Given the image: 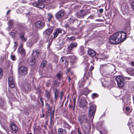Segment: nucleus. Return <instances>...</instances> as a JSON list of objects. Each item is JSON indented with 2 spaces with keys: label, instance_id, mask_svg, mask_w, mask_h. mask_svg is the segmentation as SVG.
Returning <instances> with one entry per match:
<instances>
[{
  "label": "nucleus",
  "instance_id": "nucleus-14",
  "mask_svg": "<svg viewBox=\"0 0 134 134\" xmlns=\"http://www.w3.org/2000/svg\"><path fill=\"white\" fill-rule=\"evenodd\" d=\"M64 15V11L62 10H60L56 14V18L57 19H58L63 16Z\"/></svg>",
  "mask_w": 134,
  "mask_h": 134
},
{
  "label": "nucleus",
  "instance_id": "nucleus-27",
  "mask_svg": "<svg viewBox=\"0 0 134 134\" xmlns=\"http://www.w3.org/2000/svg\"><path fill=\"white\" fill-rule=\"evenodd\" d=\"M52 84L53 86L57 87H58L59 86L60 83L55 80L52 82Z\"/></svg>",
  "mask_w": 134,
  "mask_h": 134
},
{
  "label": "nucleus",
  "instance_id": "nucleus-51",
  "mask_svg": "<svg viewBox=\"0 0 134 134\" xmlns=\"http://www.w3.org/2000/svg\"><path fill=\"white\" fill-rule=\"evenodd\" d=\"M131 6L132 9H134V1L132 3Z\"/></svg>",
  "mask_w": 134,
  "mask_h": 134
},
{
  "label": "nucleus",
  "instance_id": "nucleus-4",
  "mask_svg": "<svg viewBox=\"0 0 134 134\" xmlns=\"http://www.w3.org/2000/svg\"><path fill=\"white\" fill-rule=\"evenodd\" d=\"M116 80L117 84L119 87H122L124 85V79L121 76H118L116 78Z\"/></svg>",
  "mask_w": 134,
  "mask_h": 134
},
{
  "label": "nucleus",
  "instance_id": "nucleus-33",
  "mask_svg": "<svg viewBox=\"0 0 134 134\" xmlns=\"http://www.w3.org/2000/svg\"><path fill=\"white\" fill-rule=\"evenodd\" d=\"M67 39V40H69L70 41H73L75 40V37L72 36L70 37H68Z\"/></svg>",
  "mask_w": 134,
  "mask_h": 134
},
{
  "label": "nucleus",
  "instance_id": "nucleus-35",
  "mask_svg": "<svg viewBox=\"0 0 134 134\" xmlns=\"http://www.w3.org/2000/svg\"><path fill=\"white\" fill-rule=\"evenodd\" d=\"M35 58L33 57L30 60V62L31 63V65H34L35 64Z\"/></svg>",
  "mask_w": 134,
  "mask_h": 134
},
{
  "label": "nucleus",
  "instance_id": "nucleus-60",
  "mask_svg": "<svg viewBox=\"0 0 134 134\" xmlns=\"http://www.w3.org/2000/svg\"><path fill=\"white\" fill-rule=\"evenodd\" d=\"M75 101L74 102V106L73 107V110H74L75 108Z\"/></svg>",
  "mask_w": 134,
  "mask_h": 134
},
{
  "label": "nucleus",
  "instance_id": "nucleus-55",
  "mask_svg": "<svg viewBox=\"0 0 134 134\" xmlns=\"http://www.w3.org/2000/svg\"><path fill=\"white\" fill-rule=\"evenodd\" d=\"M130 65L131 66H134V62H132L130 63Z\"/></svg>",
  "mask_w": 134,
  "mask_h": 134
},
{
  "label": "nucleus",
  "instance_id": "nucleus-56",
  "mask_svg": "<svg viewBox=\"0 0 134 134\" xmlns=\"http://www.w3.org/2000/svg\"><path fill=\"white\" fill-rule=\"evenodd\" d=\"M103 9H101L99 10V11L101 13H102L103 12Z\"/></svg>",
  "mask_w": 134,
  "mask_h": 134
},
{
  "label": "nucleus",
  "instance_id": "nucleus-37",
  "mask_svg": "<svg viewBox=\"0 0 134 134\" xmlns=\"http://www.w3.org/2000/svg\"><path fill=\"white\" fill-rule=\"evenodd\" d=\"M69 21L70 23H72L75 21V19L73 16H71L70 18Z\"/></svg>",
  "mask_w": 134,
  "mask_h": 134
},
{
  "label": "nucleus",
  "instance_id": "nucleus-11",
  "mask_svg": "<svg viewBox=\"0 0 134 134\" xmlns=\"http://www.w3.org/2000/svg\"><path fill=\"white\" fill-rule=\"evenodd\" d=\"M47 19L49 23H53L55 22V20H54V17L53 14L51 13L47 14Z\"/></svg>",
  "mask_w": 134,
  "mask_h": 134
},
{
  "label": "nucleus",
  "instance_id": "nucleus-12",
  "mask_svg": "<svg viewBox=\"0 0 134 134\" xmlns=\"http://www.w3.org/2000/svg\"><path fill=\"white\" fill-rule=\"evenodd\" d=\"M87 102L86 100H82L80 102V107L83 109H85L87 108Z\"/></svg>",
  "mask_w": 134,
  "mask_h": 134
},
{
  "label": "nucleus",
  "instance_id": "nucleus-50",
  "mask_svg": "<svg viewBox=\"0 0 134 134\" xmlns=\"http://www.w3.org/2000/svg\"><path fill=\"white\" fill-rule=\"evenodd\" d=\"M125 110L127 111H129L130 110V108L128 107H126L125 108Z\"/></svg>",
  "mask_w": 134,
  "mask_h": 134
},
{
  "label": "nucleus",
  "instance_id": "nucleus-31",
  "mask_svg": "<svg viewBox=\"0 0 134 134\" xmlns=\"http://www.w3.org/2000/svg\"><path fill=\"white\" fill-rule=\"evenodd\" d=\"M9 86L12 88H13L15 87V85L14 81L13 82H9L8 83Z\"/></svg>",
  "mask_w": 134,
  "mask_h": 134
},
{
  "label": "nucleus",
  "instance_id": "nucleus-57",
  "mask_svg": "<svg viewBox=\"0 0 134 134\" xmlns=\"http://www.w3.org/2000/svg\"><path fill=\"white\" fill-rule=\"evenodd\" d=\"M68 80H69V82H70V81L71 80V78L70 76H68Z\"/></svg>",
  "mask_w": 134,
  "mask_h": 134
},
{
  "label": "nucleus",
  "instance_id": "nucleus-18",
  "mask_svg": "<svg viewBox=\"0 0 134 134\" xmlns=\"http://www.w3.org/2000/svg\"><path fill=\"white\" fill-rule=\"evenodd\" d=\"M38 40V36L36 38V40H35L34 39H33L30 40L27 43L28 45L29 46H31L35 43Z\"/></svg>",
  "mask_w": 134,
  "mask_h": 134
},
{
  "label": "nucleus",
  "instance_id": "nucleus-34",
  "mask_svg": "<svg viewBox=\"0 0 134 134\" xmlns=\"http://www.w3.org/2000/svg\"><path fill=\"white\" fill-rule=\"evenodd\" d=\"M13 21L12 20H10L8 22V25L9 26H13Z\"/></svg>",
  "mask_w": 134,
  "mask_h": 134
},
{
  "label": "nucleus",
  "instance_id": "nucleus-16",
  "mask_svg": "<svg viewBox=\"0 0 134 134\" xmlns=\"http://www.w3.org/2000/svg\"><path fill=\"white\" fill-rule=\"evenodd\" d=\"M48 114L51 113V121L54 118V109L53 110L52 112L51 111V107L48 108Z\"/></svg>",
  "mask_w": 134,
  "mask_h": 134
},
{
  "label": "nucleus",
  "instance_id": "nucleus-38",
  "mask_svg": "<svg viewBox=\"0 0 134 134\" xmlns=\"http://www.w3.org/2000/svg\"><path fill=\"white\" fill-rule=\"evenodd\" d=\"M56 77L58 80H60L62 78V75L59 73H58L56 75Z\"/></svg>",
  "mask_w": 134,
  "mask_h": 134
},
{
  "label": "nucleus",
  "instance_id": "nucleus-29",
  "mask_svg": "<svg viewBox=\"0 0 134 134\" xmlns=\"http://www.w3.org/2000/svg\"><path fill=\"white\" fill-rule=\"evenodd\" d=\"M63 126L64 127L67 128L68 130H69L71 128V126H70L68 123L65 122H64Z\"/></svg>",
  "mask_w": 134,
  "mask_h": 134
},
{
  "label": "nucleus",
  "instance_id": "nucleus-62",
  "mask_svg": "<svg viewBox=\"0 0 134 134\" xmlns=\"http://www.w3.org/2000/svg\"><path fill=\"white\" fill-rule=\"evenodd\" d=\"M53 100L52 99H51L50 102L51 103H53Z\"/></svg>",
  "mask_w": 134,
  "mask_h": 134
},
{
  "label": "nucleus",
  "instance_id": "nucleus-63",
  "mask_svg": "<svg viewBox=\"0 0 134 134\" xmlns=\"http://www.w3.org/2000/svg\"><path fill=\"white\" fill-rule=\"evenodd\" d=\"M78 134H82V133L79 130L78 131Z\"/></svg>",
  "mask_w": 134,
  "mask_h": 134
},
{
  "label": "nucleus",
  "instance_id": "nucleus-42",
  "mask_svg": "<svg viewBox=\"0 0 134 134\" xmlns=\"http://www.w3.org/2000/svg\"><path fill=\"white\" fill-rule=\"evenodd\" d=\"M98 96V95L96 93H93L92 94V98H97Z\"/></svg>",
  "mask_w": 134,
  "mask_h": 134
},
{
  "label": "nucleus",
  "instance_id": "nucleus-15",
  "mask_svg": "<svg viewBox=\"0 0 134 134\" xmlns=\"http://www.w3.org/2000/svg\"><path fill=\"white\" fill-rule=\"evenodd\" d=\"M53 27L48 28L44 31V33L47 35H50L53 32Z\"/></svg>",
  "mask_w": 134,
  "mask_h": 134
},
{
  "label": "nucleus",
  "instance_id": "nucleus-52",
  "mask_svg": "<svg viewBox=\"0 0 134 134\" xmlns=\"http://www.w3.org/2000/svg\"><path fill=\"white\" fill-rule=\"evenodd\" d=\"M65 27L66 28V29H67V28H69L70 27L69 25L67 24H65Z\"/></svg>",
  "mask_w": 134,
  "mask_h": 134
},
{
  "label": "nucleus",
  "instance_id": "nucleus-28",
  "mask_svg": "<svg viewBox=\"0 0 134 134\" xmlns=\"http://www.w3.org/2000/svg\"><path fill=\"white\" fill-rule=\"evenodd\" d=\"M50 95L49 92L47 90H46L45 91V97L47 98V100L49 99Z\"/></svg>",
  "mask_w": 134,
  "mask_h": 134
},
{
  "label": "nucleus",
  "instance_id": "nucleus-40",
  "mask_svg": "<svg viewBox=\"0 0 134 134\" xmlns=\"http://www.w3.org/2000/svg\"><path fill=\"white\" fill-rule=\"evenodd\" d=\"M64 93L63 92L61 91L60 92V95L59 96L60 100H62L63 99V97L64 96Z\"/></svg>",
  "mask_w": 134,
  "mask_h": 134
},
{
  "label": "nucleus",
  "instance_id": "nucleus-46",
  "mask_svg": "<svg viewBox=\"0 0 134 134\" xmlns=\"http://www.w3.org/2000/svg\"><path fill=\"white\" fill-rule=\"evenodd\" d=\"M3 74V71L1 68H0V78L2 76Z\"/></svg>",
  "mask_w": 134,
  "mask_h": 134
},
{
  "label": "nucleus",
  "instance_id": "nucleus-6",
  "mask_svg": "<svg viewBox=\"0 0 134 134\" xmlns=\"http://www.w3.org/2000/svg\"><path fill=\"white\" fill-rule=\"evenodd\" d=\"M19 72L20 74L24 75L27 73L28 69L27 67L25 66H21L19 68Z\"/></svg>",
  "mask_w": 134,
  "mask_h": 134
},
{
  "label": "nucleus",
  "instance_id": "nucleus-8",
  "mask_svg": "<svg viewBox=\"0 0 134 134\" xmlns=\"http://www.w3.org/2000/svg\"><path fill=\"white\" fill-rule=\"evenodd\" d=\"M77 44L76 42H72L68 46L67 49L69 51H71L73 50L74 48H76L77 47Z\"/></svg>",
  "mask_w": 134,
  "mask_h": 134
},
{
  "label": "nucleus",
  "instance_id": "nucleus-43",
  "mask_svg": "<svg viewBox=\"0 0 134 134\" xmlns=\"http://www.w3.org/2000/svg\"><path fill=\"white\" fill-rule=\"evenodd\" d=\"M9 33L10 35L13 38H14L15 35V34L14 32H9Z\"/></svg>",
  "mask_w": 134,
  "mask_h": 134
},
{
  "label": "nucleus",
  "instance_id": "nucleus-20",
  "mask_svg": "<svg viewBox=\"0 0 134 134\" xmlns=\"http://www.w3.org/2000/svg\"><path fill=\"white\" fill-rule=\"evenodd\" d=\"M58 134H66L67 132L65 129H63L62 128H59L57 130Z\"/></svg>",
  "mask_w": 134,
  "mask_h": 134
},
{
  "label": "nucleus",
  "instance_id": "nucleus-21",
  "mask_svg": "<svg viewBox=\"0 0 134 134\" xmlns=\"http://www.w3.org/2000/svg\"><path fill=\"white\" fill-rule=\"evenodd\" d=\"M59 93V91L58 89H55L54 91V100L56 101L57 100V98L58 96V94Z\"/></svg>",
  "mask_w": 134,
  "mask_h": 134
},
{
  "label": "nucleus",
  "instance_id": "nucleus-23",
  "mask_svg": "<svg viewBox=\"0 0 134 134\" xmlns=\"http://www.w3.org/2000/svg\"><path fill=\"white\" fill-rule=\"evenodd\" d=\"M64 61H65L64 63L65 66H66L68 64V62L65 58V57L63 56L61 58L60 60V62L62 63H63L64 62Z\"/></svg>",
  "mask_w": 134,
  "mask_h": 134
},
{
  "label": "nucleus",
  "instance_id": "nucleus-54",
  "mask_svg": "<svg viewBox=\"0 0 134 134\" xmlns=\"http://www.w3.org/2000/svg\"><path fill=\"white\" fill-rule=\"evenodd\" d=\"M46 105L47 108H48L51 107L49 104L47 103L46 104Z\"/></svg>",
  "mask_w": 134,
  "mask_h": 134
},
{
  "label": "nucleus",
  "instance_id": "nucleus-17",
  "mask_svg": "<svg viewBox=\"0 0 134 134\" xmlns=\"http://www.w3.org/2000/svg\"><path fill=\"white\" fill-rule=\"evenodd\" d=\"M88 50L87 51L88 55L91 57H93L96 54V52L93 50L88 48Z\"/></svg>",
  "mask_w": 134,
  "mask_h": 134
},
{
  "label": "nucleus",
  "instance_id": "nucleus-64",
  "mask_svg": "<svg viewBox=\"0 0 134 134\" xmlns=\"http://www.w3.org/2000/svg\"><path fill=\"white\" fill-rule=\"evenodd\" d=\"M14 43H15V45H14V46H17V44H16V42H14Z\"/></svg>",
  "mask_w": 134,
  "mask_h": 134
},
{
  "label": "nucleus",
  "instance_id": "nucleus-3",
  "mask_svg": "<svg viewBox=\"0 0 134 134\" xmlns=\"http://www.w3.org/2000/svg\"><path fill=\"white\" fill-rule=\"evenodd\" d=\"M96 105H92L89 107L88 112V115L89 116L91 120L93 119L96 111Z\"/></svg>",
  "mask_w": 134,
  "mask_h": 134
},
{
  "label": "nucleus",
  "instance_id": "nucleus-53",
  "mask_svg": "<svg viewBox=\"0 0 134 134\" xmlns=\"http://www.w3.org/2000/svg\"><path fill=\"white\" fill-rule=\"evenodd\" d=\"M94 69V67L92 66H91L90 68L89 69V70L90 71H92L93 69Z\"/></svg>",
  "mask_w": 134,
  "mask_h": 134
},
{
  "label": "nucleus",
  "instance_id": "nucleus-1",
  "mask_svg": "<svg viewBox=\"0 0 134 134\" xmlns=\"http://www.w3.org/2000/svg\"><path fill=\"white\" fill-rule=\"evenodd\" d=\"M126 37L125 33L124 32H119L111 36L109 41L111 44H118L124 41L125 40Z\"/></svg>",
  "mask_w": 134,
  "mask_h": 134
},
{
  "label": "nucleus",
  "instance_id": "nucleus-2",
  "mask_svg": "<svg viewBox=\"0 0 134 134\" xmlns=\"http://www.w3.org/2000/svg\"><path fill=\"white\" fill-rule=\"evenodd\" d=\"M78 120L82 126H85L86 125H89L90 124L85 114L79 115L78 117Z\"/></svg>",
  "mask_w": 134,
  "mask_h": 134
},
{
  "label": "nucleus",
  "instance_id": "nucleus-58",
  "mask_svg": "<svg viewBox=\"0 0 134 134\" xmlns=\"http://www.w3.org/2000/svg\"><path fill=\"white\" fill-rule=\"evenodd\" d=\"M51 83L49 82H47L46 83V85L47 86H49L50 85Z\"/></svg>",
  "mask_w": 134,
  "mask_h": 134
},
{
  "label": "nucleus",
  "instance_id": "nucleus-24",
  "mask_svg": "<svg viewBox=\"0 0 134 134\" xmlns=\"http://www.w3.org/2000/svg\"><path fill=\"white\" fill-rule=\"evenodd\" d=\"M11 127L12 130L13 131H15V133L18 130L17 126L14 123L12 124Z\"/></svg>",
  "mask_w": 134,
  "mask_h": 134
},
{
  "label": "nucleus",
  "instance_id": "nucleus-32",
  "mask_svg": "<svg viewBox=\"0 0 134 134\" xmlns=\"http://www.w3.org/2000/svg\"><path fill=\"white\" fill-rule=\"evenodd\" d=\"M4 104L5 103L4 100L0 98V106L1 107H2Z\"/></svg>",
  "mask_w": 134,
  "mask_h": 134
},
{
  "label": "nucleus",
  "instance_id": "nucleus-44",
  "mask_svg": "<svg viewBox=\"0 0 134 134\" xmlns=\"http://www.w3.org/2000/svg\"><path fill=\"white\" fill-rule=\"evenodd\" d=\"M14 81L13 79L11 77H9L8 79V83L10 82H13Z\"/></svg>",
  "mask_w": 134,
  "mask_h": 134
},
{
  "label": "nucleus",
  "instance_id": "nucleus-19",
  "mask_svg": "<svg viewBox=\"0 0 134 134\" xmlns=\"http://www.w3.org/2000/svg\"><path fill=\"white\" fill-rule=\"evenodd\" d=\"M19 33L20 34V37L23 41L25 42L27 38H25L24 36L25 35V33L24 31L21 32V31L19 32Z\"/></svg>",
  "mask_w": 134,
  "mask_h": 134
},
{
  "label": "nucleus",
  "instance_id": "nucleus-41",
  "mask_svg": "<svg viewBox=\"0 0 134 134\" xmlns=\"http://www.w3.org/2000/svg\"><path fill=\"white\" fill-rule=\"evenodd\" d=\"M65 44V42L63 40H62L61 43L59 44V45L60 46V47L62 48L63 46Z\"/></svg>",
  "mask_w": 134,
  "mask_h": 134
},
{
  "label": "nucleus",
  "instance_id": "nucleus-7",
  "mask_svg": "<svg viewBox=\"0 0 134 134\" xmlns=\"http://www.w3.org/2000/svg\"><path fill=\"white\" fill-rule=\"evenodd\" d=\"M77 16L79 18H82L86 14H88L87 11L86 10H81L76 13Z\"/></svg>",
  "mask_w": 134,
  "mask_h": 134
},
{
  "label": "nucleus",
  "instance_id": "nucleus-47",
  "mask_svg": "<svg viewBox=\"0 0 134 134\" xmlns=\"http://www.w3.org/2000/svg\"><path fill=\"white\" fill-rule=\"evenodd\" d=\"M12 28V26H10L9 25L8 26V27L6 28V30L8 31H9Z\"/></svg>",
  "mask_w": 134,
  "mask_h": 134
},
{
  "label": "nucleus",
  "instance_id": "nucleus-22",
  "mask_svg": "<svg viewBox=\"0 0 134 134\" xmlns=\"http://www.w3.org/2000/svg\"><path fill=\"white\" fill-rule=\"evenodd\" d=\"M40 51L38 50H34L33 51L32 54L36 57H37L40 54Z\"/></svg>",
  "mask_w": 134,
  "mask_h": 134
},
{
  "label": "nucleus",
  "instance_id": "nucleus-36",
  "mask_svg": "<svg viewBox=\"0 0 134 134\" xmlns=\"http://www.w3.org/2000/svg\"><path fill=\"white\" fill-rule=\"evenodd\" d=\"M27 26L24 25H23L20 28V29L21 30H27Z\"/></svg>",
  "mask_w": 134,
  "mask_h": 134
},
{
  "label": "nucleus",
  "instance_id": "nucleus-13",
  "mask_svg": "<svg viewBox=\"0 0 134 134\" xmlns=\"http://www.w3.org/2000/svg\"><path fill=\"white\" fill-rule=\"evenodd\" d=\"M54 31V32L53 33V38H56L59 34L62 33V30L59 28H56L55 29Z\"/></svg>",
  "mask_w": 134,
  "mask_h": 134
},
{
  "label": "nucleus",
  "instance_id": "nucleus-48",
  "mask_svg": "<svg viewBox=\"0 0 134 134\" xmlns=\"http://www.w3.org/2000/svg\"><path fill=\"white\" fill-rule=\"evenodd\" d=\"M40 100L42 103V105L43 106V105L44 104H43V99L41 97L40 98Z\"/></svg>",
  "mask_w": 134,
  "mask_h": 134
},
{
  "label": "nucleus",
  "instance_id": "nucleus-10",
  "mask_svg": "<svg viewBox=\"0 0 134 134\" xmlns=\"http://www.w3.org/2000/svg\"><path fill=\"white\" fill-rule=\"evenodd\" d=\"M83 128V130L85 134H89L90 131L91 127L90 124L89 125H86L85 126H82Z\"/></svg>",
  "mask_w": 134,
  "mask_h": 134
},
{
  "label": "nucleus",
  "instance_id": "nucleus-26",
  "mask_svg": "<svg viewBox=\"0 0 134 134\" xmlns=\"http://www.w3.org/2000/svg\"><path fill=\"white\" fill-rule=\"evenodd\" d=\"M19 53L22 56H23L25 54V49L22 47H20L19 49Z\"/></svg>",
  "mask_w": 134,
  "mask_h": 134
},
{
  "label": "nucleus",
  "instance_id": "nucleus-5",
  "mask_svg": "<svg viewBox=\"0 0 134 134\" xmlns=\"http://www.w3.org/2000/svg\"><path fill=\"white\" fill-rule=\"evenodd\" d=\"M45 0H37L38 2H35L33 3V5L35 7L38 8L42 9L43 8L44 6V4L42 3V2L45 1Z\"/></svg>",
  "mask_w": 134,
  "mask_h": 134
},
{
  "label": "nucleus",
  "instance_id": "nucleus-61",
  "mask_svg": "<svg viewBox=\"0 0 134 134\" xmlns=\"http://www.w3.org/2000/svg\"><path fill=\"white\" fill-rule=\"evenodd\" d=\"M44 113H43L42 115L41 116V117H44Z\"/></svg>",
  "mask_w": 134,
  "mask_h": 134
},
{
  "label": "nucleus",
  "instance_id": "nucleus-30",
  "mask_svg": "<svg viewBox=\"0 0 134 134\" xmlns=\"http://www.w3.org/2000/svg\"><path fill=\"white\" fill-rule=\"evenodd\" d=\"M47 63L46 61L44 60L43 61L40 65L41 67L42 68H44L46 66Z\"/></svg>",
  "mask_w": 134,
  "mask_h": 134
},
{
  "label": "nucleus",
  "instance_id": "nucleus-9",
  "mask_svg": "<svg viewBox=\"0 0 134 134\" xmlns=\"http://www.w3.org/2000/svg\"><path fill=\"white\" fill-rule=\"evenodd\" d=\"M35 26L37 28L42 29L45 26L44 22L41 21H38L35 23Z\"/></svg>",
  "mask_w": 134,
  "mask_h": 134
},
{
  "label": "nucleus",
  "instance_id": "nucleus-59",
  "mask_svg": "<svg viewBox=\"0 0 134 134\" xmlns=\"http://www.w3.org/2000/svg\"><path fill=\"white\" fill-rule=\"evenodd\" d=\"M131 72L133 74H134V69L131 70Z\"/></svg>",
  "mask_w": 134,
  "mask_h": 134
},
{
  "label": "nucleus",
  "instance_id": "nucleus-25",
  "mask_svg": "<svg viewBox=\"0 0 134 134\" xmlns=\"http://www.w3.org/2000/svg\"><path fill=\"white\" fill-rule=\"evenodd\" d=\"M79 52L81 55L85 53L84 48L82 46H80L79 49Z\"/></svg>",
  "mask_w": 134,
  "mask_h": 134
},
{
  "label": "nucleus",
  "instance_id": "nucleus-45",
  "mask_svg": "<svg viewBox=\"0 0 134 134\" xmlns=\"http://www.w3.org/2000/svg\"><path fill=\"white\" fill-rule=\"evenodd\" d=\"M129 8L128 7L126 8H124L123 9V11L125 13H127L128 12Z\"/></svg>",
  "mask_w": 134,
  "mask_h": 134
},
{
  "label": "nucleus",
  "instance_id": "nucleus-49",
  "mask_svg": "<svg viewBox=\"0 0 134 134\" xmlns=\"http://www.w3.org/2000/svg\"><path fill=\"white\" fill-rule=\"evenodd\" d=\"M11 58L12 60H15L16 59L14 55H12L11 56Z\"/></svg>",
  "mask_w": 134,
  "mask_h": 134
},
{
  "label": "nucleus",
  "instance_id": "nucleus-39",
  "mask_svg": "<svg viewBox=\"0 0 134 134\" xmlns=\"http://www.w3.org/2000/svg\"><path fill=\"white\" fill-rule=\"evenodd\" d=\"M40 129V128L39 126H36L34 129V130L38 132L39 131Z\"/></svg>",
  "mask_w": 134,
  "mask_h": 134
}]
</instances>
